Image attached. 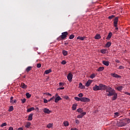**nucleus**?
Returning <instances> with one entry per match:
<instances>
[{
    "mask_svg": "<svg viewBox=\"0 0 130 130\" xmlns=\"http://www.w3.org/2000/svg\"><path fill=\"white\" fill-rule=\"evenodd\" d=\"M104 89H103L104 90H106L107 92L106 95L107 96H113L114 95V93L115 92V90L114 89H112V88L109 87V86H106V85H104Z\"/></svg>",
    "mask_w": 130,
    "mask_h": 130,
    "instance_id": "nucleus-1",
    "label": "nucleus"
},
{
    "mask_svg": "<svg viewBox=\"0 0 130 130\" xmlns=\"http://www.w3.org/2000/svg\"><path fill=\"white\" fill-rule=\"evenodd\" d=\"M104 84H100L99 85H94L92 89L93 91H100L101 90H103L104 89Z\"/></svg>",
    "mask_w": 130,
    "mask_h": 130,
    "instance_id": "nucleus-2",
    "label": "nucleus"
},
{
    "mask_svg": "<svg viewBox=\"0 0 130 130\" xmlns=\"http://www.w3.org/2000/svg\"><path fill=\"white\" fill-rule=\"evenodd\" d=\"M118 23V17H115L114 20V25L116 27L115 30H118V27H117V24Z\"/></svg>",
    "mask_w": 130,
    "mask_h": 130,
    "instance_id": "nucleus-3",
    "label": "nucleus"
},
{
    "mask_svg": "<svg viewBox=\"0 0 130 130\" xmlns=\"http://www.w3.org/2000/svg\"><path fill=\"white\" fill-rule=\"evenodd\" d=\"M68 35H69V32H68V31L62 32L61 35V39H62V40L66 39L67 37H68Z\"/></svg>",
    "mask_w": 130,
    "mask_h": 130,
    "instance_id": "nucleus-4",
    "label": "nucleus"
},
{
    "mask_svg": "<svg viewBox=\"0 0 130 130\" xmlns=\"http://www.w3.org/2000/svg\"><path fill=\"white\" fill-rule=\"evenodd\" d=\"M81 102H90V100L88 98H81Z\"/></svg>",
    "mask_w": 130,
    "mask_h": 130,
    "instance_id": "nucleus-5",
    "label": "nucleus"
},
{
    "mask_svg": "<svg viewBox=\"0 0 130 130\" xmlns=\"http://www.w3.org/2000/svg\"><path fill=\"white\" fill-rule=\"evenodd\" d=\"M67 79L69 82H71L73 80V74L69 73L67 76Z\"/></svg>",
    "mask_w": 130,
    "mask_h": 130,
    "instance_id": "nucleus-6",
    "label": "nucleus"
},
{
    "mask_svg": "<svg viewBox=\"0 0 130 130\" xmlns=\"http://www.w3.org/2000/svg\"><path fill=\"white\" fill-rule=\"evenodd\" d=\"M87 114V113L86 112H84L81 113V114L78 115L77 116V118H83V117L84 116V115H86V114Z\"/></svg>",
    "mask_w": 130,
    "mask_h": 130,
    "instance_id": "nucleus-7",
    "label": "nucleus"
},
{
    "mask_svg": "<svg viewBox=\"0 0 130 130\" xmlns=\"http://www.w3.org/2000/svg\"><path fill=\"white\" fill-rule=\"evenodd\" d=\"M44 113H46L47 114H50L51 111L49 110V109L47 108H44L43 110Z\"/></svg>",
    "mask_w": 130,
    "mask_h": 130,
    "instance_id": "nucleus-8",
    "label": "nucleus"
},
{
    "mask_svg": "<svg viewBox=\"0 0 130 130\" xmlns=\"http://www.w3.org/2000/svg\"><path fill=\"white\" fill-rule=\"evenodd\" d=\"M111 76L114 78H121V77L115 73H111Z\"/></svg>",
    "mask_w": 130,
    "mask_h": 130,
    "instance_id": "nucleus-9",
    "label": "nucleus"
},
{
    "mask_svg": "<svg viewBox=\"0 0 130 130\" xmlns=\"http://www.w3.org/2000/svg\"><path fill=\"white\" fill-rule=\"evenodd\" d=\"M13 99H14V97L11 96L10 98V103H12L13 104H14V103L15 104L17 103V100H13Z\"/></svg>",
    "mask_w": 130,
    "mask_h": 130,
    "instance_id": "nucleus-10",
    "label": "nucleus"
},
{
    "mask_svg": "<svg viewBox=\"0 0 130 130\" xmlns=\"http://www.w3.org/2000/svg\"><path fill=\"white\" fill-rule=\"evenodd\" d=\"M34 115V114L33 113H31L28 116V118L27 119V120L28 121H31L33 119V115Z\"/></svg>",
    "mask_w": 130,
    "mask_h": 130,
    "instance_id": "nucleus-11",
    "label": "nucleus"
},
{
    "mask_svg": "<svg viewBox=\"0 0 130 130\" xmlns=\"http://www.w3.org/2000/svg\"><path fill=\"white\" fill-rule=\"evenodd\" d=\"M59 100H61V98L59 96V95H58L57 97L55 99V103H57Z\"/></svg>",
    "mask_w": 130,
    "mask_h": 130,
    "instance_id": "nucleus-12",
    "label": "nucleus"
},
{
    "mask_svg": "<svg viewBox=\"0 0 130 130\" xmlns=\"http://www.w3.org/2000/svg\"><path fill=\"white\" fill-rule=\"evenodd\" d=\"M112 37V32H110L109 33L108 36L107 37V40H110Z\"/></svg>",
    "mask_w": 130,
    "mask_h": 130,
    "instance_id": "nucleus-13",
    "label": "nucleus"
},
{
    "mask_svg": "<svg viewBox=\"0 0 130 130\" xmlns=\"http://www.w3.org/2000/svg\"><path fill=\"white\" fill-rule=\"evenodd\" d=\"M91 83H92V81L91 80L87 81L85 84L86 87H89V86H90V85H91Z\"/></svg>",
    "mask_w": 130,
    "mask_h": 130,
    "instance_id": "nucleus-14",
    "label": "nucleus"
},
{
    "mask_svg": "<svg viewBox=\"0 0 130 130\" xmlns=\"http://www.w3.org/2000/svg\"><path fill=\"white\" fill-rule=\"evenodd\" d=\"M113 96L112 100H116V99H117V93H115V92L114 93Z\"/></svg>",
    "mask_w": 130,
    "mask_h": 130,
    "instance_id": "nucleus-15",
    "label": "nucleus"
},
{
    "mask_svg": "<svg viewBox=\"0 0 130 130\" xmlns=\"http://www.w3.org/2000/svg\"><path fill=\"white\" fill-rule=\"evenodd\" d=\"M103 63L105 66H106V67H108L109 66V61H103Z\"/></svg>",
    "mask_w": 130,
    "mask_h": 130,
    "instance_id": "nucleus-16",
    "label": "nucleus"
},
{
    "mask_svg": "<svg viewBox=\"0 0 130 130\" xmlns=\"http://www.w3.org/2000/svg\"><path fill=\"white\" fill-rule=\"evenodd\" d=\"M21 88H22V89H27V85H26V84H25V83H21Z\"/></svg>",
    "mask_w": 130,
    "mask_h": 130,
    "instance_id": "nucleus-17",
    "label": "nucleus"
},
{
    "mask_svg": "<svg viewBox=\"0 0 130 130\" xmlns=\"http://www.w3.org/2000/svg\"><path fill=\"white\" fill-rule=\"evenodd\" d=\"M33 67H31V66H29L26 69V72H27V73H29V72H30V71H31V70H32V68Z\"/></svg>",
    "mask_w": 130,
    "mask_h": 130,
    "instance_id": "nucleus-18",
    "label": "nucleus"
},
{
    "mask_svg": "<svg viewBox=\"0 0 130 130\" xmlns=\"http://www.w3.org/2000/svg\"><path fill=\"white\" fill-rule=\"evenodd\" d=\"M116 89V90H117V91H122V89H123V86H119L117 87Z\"/></svg>",
    "mask_w": 130,
    "mask_h": 130,
    "instance_id": "nucleus-19",
    "label": "nucleus"
},
{
    "mask_svg": "<svg viewBox=\"0 0 130 130\" xmlns=\"http://www.w3.org/2000/svg\"><path fill=\"white\" fill-rule=\"evenodd\" d=\"M77 106H78V104H73V106H72L73 110H76L77 109Z\"/></svg>",
    "mask_w": 130,
    "mask_h": 130,
    "instance_id": "nucleus-20",
    "label": "nucleus"
},
{
    "mask_svg": "<svg viewBox=\"0 0 130 130\" xmlns=\"http://www.w3.org/2000/svg\"><path fill=\"white\" fill-rule=\"evenodd\" d=\"M85 38H86V37H78L77 38V40H79L83 41V40H84L85 39Z\"/></svg>",
    "mask_w": 130,
    "mask_h": 130,
    "instance_id": "nucleus-21",
    "label": "nucleus"
},
{
    "mask_svg": "<svg viewBox=\"0 0 130 130\" xmlns=\"http://www.w3.org/2000/svg\"><path fill=\"white\" fill-rule=\"evenodd\" d=\"M110 46H111V42H107V44H106V47L108 48L110 47Z\"/></svg>",
    "mask_w": 130,
    "mask_h": 130,
    "instance_id": "nucleus-22",
    "label": "nucleus"
},
{
    "mask_svg": "<svg viewBox=\"0 0 130 130\" xmlns=\"http://www.w3.org/2000/svg\"><path fill=\"white\" fill-rule=\"evenodd\" d=\"M35 108H34V107L28 108L27 110V112H31V111H33V110H35Z\"/></svg>",
    "mask_w": 130,
    "mask_h": 130,
    "instance_id": "nucleus-23",
    "label": "nucleus"
},
{
    "mask_svg": "<svg viewBox=\"0 0 130 130\" xmlns=\"http://www.w3.org/2000/svg\"><path fill=\"white\" fill-rule=\"evenodd\" d=\"M30 125H31V123L30 122H27L25 125V127L29 128L30 127Z\"/></svg>",
    "mask_w": 130,
    "mask_h": 130,
    "instance_id": "nucleus-24",
    "label": "nucleus"
},
{
    "mask_svg": "<svg viewBox=\"0 0 130 130\" xmlns=\"http://www.w3.org/2000/svg\"><path fill=\"white\" fill-rule=\"evenodd\" d=\"M52 71L51 69H49L48 70H46L45 71V74H46V75H48V74H50V73H51Z\"/></svg>",
    "mask_w": 130,
    "mask_h": 130,
    "instance_id": "nucleus-25",
    "label": "nucleus"
},
{
    "mask_svg": "<svg viewBox=\"0 0 130 130\" xmlns=\"http://www.w3.org/2000/svg\"><path fill=\"white\" fill-rule=\"evenodd\" d=\"M63 123L64 126H69V125H70L68 121H64Z\"/></svg>",
    "mask_w": 130,
    "mask_h": 130,
    "instance_id": "nucleus-26",
    "label": "nucleus"
},
{
    "mask_svg": "<svg viewBox=\"0 0 130 130\" xmlns=\"http://www.w3.org/2000/svg\"><path fill=\"white\" fill-rule=\"evenodd\" d=\"M107 52L108 51L106 49H102L101 50V52L104 54H105V53H107Z\"/></svg>",
    "mask_w": 130,
    "mask_h": 130,
    "instance_id": "nucleus-27",
    "label": "nucleus"
},
{
    "mask_svg": "<svg viewBox=\"0 0 130 130\" xmlns=\"http://www.w3.org/2000/svg\"><path fill=\"white\" fill-rule=\"evenodd\" d=\"M52 126H53V123H49L47 125V127H48V128H50L51 127H52Z\"/></svg>",
    "mask_w": 130,
    "mask_h": 130,
    "instance_id": "nucleus-28",
    "label": "nucleus"
},
{
    "mask_svg": "<svg viewBox=\"0 0 130 130\" xmlns=\"http://www.w3.org/2000/svg\"><path fill=\"white\" fill-rule=\"evenodd\" d=\"M62 53H63V55H64V56H67V55H68V51H67L66 50H63Z\"/></svg>",
    "mask_w": 130,
    "mask_h": 130,
    "instance_id": "nucleus-29",
    "label": "nucleus"
},
{
    "mask_svg": "<svg viewBox=\"0 0 130 130\" xmlns=\"http://www.w3.org/2000/svg\"><path fill=\"white\" fill-rule=\"evenodd\" d=\"M101 38V36H100V35H96L95 36V39H100Z\"/></svg>",
    "mask_w": 130,
    "mask_h": 130,
    "instance_id": "nucleus-30",
    "label": "nucleus"
},
{
    "mask_svg": "<svg viewBox=\"0 0 130 130\" xmlns=\"http://www.w3.org/2000/svg\"><path fill=\"white\" fill-rule=\"evenodd\" d=\"M13 110H14V107H13V106H11L9 107V111L10 112H11L13 111Z\"/></svg>",
    "mask_w": 130,
    "mask_h": 130,
    "instance_id": "nucleus-31",
    "label": "nucleus"
},
{
    "mask_svg": "<svg viewBox=\"0 0 130 130\" xmlns=\"http://www.w3.org/2000/svg\"><path fill=\"white\" fill-rule=\"evenodd\" d=\"M77 111L79 113H83V109H82V108H79L77 109Z\"/></svg>",
    "mask_w": 130,
    "mask_h": 130,
    "instance_id": "nucleus-32",
    "label": "nucleus"
},
{
    "mask_svg": "<svg viewBox=\"0 0 130 130\" xmlns=\"http://www.w3.org/2000/svg\"><path fill=\"white\" fill-rule=\"evenodd\" d=\"M120 124L121 126H124L125 125H126V123L124 122H121L120 123Z\"/></svg>",
    "mask_w": 130,
    "mask_h": 130,
    "instance_id": "nucleus-33",
    "label": "nucleus"
},
{
    "mask_svg": "<svg viewBox=\"0 0 130 130\" xmlns=\"http://www.w3.org/2000/svg\"><path fill=\"white\" fill-rule=\"evenodd\" d=\"M26 96V98H31V94L30 93H29V92H27L26 94H25Z\"/></svg>",
    "mask_w": 130,
    "mask_h": 130,
    "instance_id": "nucleus-34",
    "label": "nucleus"
},
{
    "mask_svg": "<svg viewBox=\"0 0 130 130\" xmlns=\"http://www.w3.org/2000/svg\"><path fill=\"white\" fill-rule=\"evenodd\" d=\"M104 70V67H100L98 69V72H102Z\"/></svg>",
    "mask_w": 130,
    "mask_h": 130,
    "instance_id": "nucleus-35",
    "label": "nucleus"
},
{
    "mask_svg": "<svg viewBox=\"0 0 130 130\" xmlns=\"http://www.w3.org/2000/svg\"><path fill=\"white\" fill-rule=\"evenodd\" d=\"M75 100L76 101H81V98H78V97H75L74 98Z\"/></svg>",
    "mask_w": 130,
    "mask_h": 130,
    "instance_id": "nucleus-36",
    "label": "nucleus"
},
{
    "mask_svg": "<svg viewBox=\"0 0 130 130\" xmlns=\"http://www.w3.org/2000/svg\"><path fill=\"white\" fill-rule=\"evenodd\" d=\"M75 38V35H71L69 37V39H74Z\"/></svg>",
    "mask_w": 130,
    "mask_h": 130,
    "instance_id": "nucleus-37",
    "label": "nucleus"
},
{
    "mask_svg": "<svg viewBox=\"0 0 130 130\" xmlns=\"http://www.w3.org/2000/svg\"><path fill=\"white\" fill-rule=\"evenodd\" d=\"M1 127H3V126H7V123L4 122L1 125Z\"/></svg>",
    "mask_w": 130,
    "mask_h": 130,
    "instance_id": "nucleus-38",
    "label": "nucleus"
},
{
    "mask_svg": "<svg viewBox=\"0 0 130 130\" xmlns=\"http://www.w3.org/2000/svg\"><path fill=\"white\" fill-rule=\"evenodd\" d=\"M95 74H91V75H90V79H94V78H95Z\"/></svg>",
    "mask_w": 130,
    "mask_h": 130,
    "instance_id": "nucleus-39",
    "label": "nucleus"
},
{
    "mask_svg": "<svg viewBox=\"0 0 130 130\" xmlns=\"http://www.w3.org/2000/svg\"><path fill=\"white\" fill-rule=\"evenodd\" d=\"M53 99H55V96H52L51 98L49 100V102H50V101H52V100H53Z\"/></svg>",
    "mask_w": 130,
    "mask_h": 130,
    "instance_id": "nucleus-40",
    "label": "nucleus"
},
{
    "mask_svg": "<svg viewBox=\"0 0 130 130\" xmlns=\"http://www.w3.org/2000/svg\"><path fill=\"white\" fill-rule=\"evenodd\" d=\"M114 17H115V16L111 15L108 17V19H109L110 20H111V19H113V18H114Z\"/></svg>",
    "mask_w": 130,
    "mask_h": 130,
    "instance_id": "nucleus-41",
    "label": "nucleus"
},
{
    "mask_svg": "<svg viewBox=\"0 0 130 130\" xmlns=\"http://www.w3.org/2000/svg\"><path fill=\"white\" fill-rule=\"evenodd\" d=\"M44 94H45V95H47V96H50V97H51V96H52L51 94H50L49 92L45 93Z\"/></svg>",
    "mask_w": 130,
    "mask_h": 130,
    "instance_id": "nucleus-42",
    "label": "nucleus"
},
{
    "mask_svg": "<svg viewBox=\"0 0 130 130\" xmlns=\"http://www.w3.org/2000/svg\"><path fill=\"white\" fill-rule=\"evenodd\" d=\"M79 97H80V98H82V97H83V96H84V94H83L82 93H80L78 94Z\"/></svg>",
    "mask_w": 130,
    "mask_h": 130,
    "instance_id": "nucleus-43",
    "label": "nucleus"
},
{
    "mask_svg": "<svg viewBox=\"0 0 130 130\" xmlns=\"http://www.w3.org/2000/svg\"><path fill=\"white\" fill-rule=\"evenodd\" d=\"M57 40L58 41H60V40H62V39H61V36H60L58 38H57Z\"/></svg>",
    "mask_w": 130,
    "mask_h": 130,
    "instance_id": "nucleus-44",
    "label": "nucleus"
},
{
    "mask_svg": "<svg viewBox=\"0 0 130 130\" xmlns=\"http://www.w3.org/2000/svg\"><path fill=\"white\" fill-rule=\"evenodd\" d=\"M79 88H80V89H83V84L81 83H79Z\"/></svg>",
    "mask_w": 130,
    "mask_h": 130,
    "instance_id": "nucleus-45",
    "label": "nucleus"
},
{
    "mask_svg": "<svg viewBox=\"0 0 130 130\" xmlns=\"http://www.w3.org/2000/svg\"><path fill=\"white\" fill-rule=\"evenodd\" d=\"M37 68H41V63H38L37 65Z\"/></svg>",
    "mask_w": 130,
    "mask_h": 130,
    "instance_id": "nucleus-46",
    "label": "nucleus"
},
{
    "mask_svg": "<svg viewBox=\"0 0 130 130\" xmlns=\"http://www.w3.org/2000/svg\"><path fill=\"white\" fill-rule=\"evenodd\" d=\"M22 101V103H25L26 102V99H23L21 100Z\"/></svg>",
    "mask_w": 130,
    "mask_h": 130,
    "instance_id": "nucleus-47",
    "label": "nucleus"
},
{
    "mask_svg": "<svg viewBox=\"0 0 130 130\" xmlns=\"http://www.w3.org/2000/svg\"><path fill=\"white\" fill-rule=\"evenodd\" d=\"M48 102H49V101H47V100L45 99H44V103H48Z\"/></svg>",
    "mask_w": 130,
    "mask_h": 130,
    "instance_id": "nucleus-48",
    "label": "nucleus"
},
{
    "mask_svg": "<svg viewBox=\"0 0 130 130\" xmlns=\"http://www.w3.org/2000/svg\"><path fill=\"white\" fill-rule=\"evenodd\" d=\"M66 63H67V62L66 61V60H63L61 62L62 64H66Z\"/></svg>",
    "mask_w": 130,
    "mask_h": 130,
    "instance_id": "nucleus-49",
    "label": "nucleus"
},
{
    "mask_svg": "<svg viewBox=\"0 0 130 130\" xmlns=\"http://www.w3.org/2000/svg\"><path fill=\"white\" fill-rule=\"evenodd\" d=\"M119 70H123V69H124V67H123V66H120L119 67Z\"/></svg>",
    "mask_w": 130,
    "mask_h": 130,
    "instance_id": "nucleus-50",
    "label": "nucleus"
},
{
    "mask_svg": "<svg viewBox=\"0 0 130 130\" xmlns=\"http://www.w3.org/2000/svg\"><path fill=\"white\" fill-rule=\"evenodd\" d=\"M76 122L77 124H79V123H80V121H79V120H76Z\"/></svg>",
    "mask_w": 130,
    "mask_h": 130,
    "instance_id": "nucleus-51",
    "label": "nucleus"
},
{
    "mask_svg": "<svg viewBox=\"0 0 130 130\" xmlns=\"http://www.w3.org/2000/svg\"><path fill=\"white\" fill-rule=\"evenodd\" d=\"M64 89V87H60L58 89V90H63Z\"/></svg>",
    "mask_w": 130,
    "mask_h": 130,
    "instance_id": "nucleus-52",
    "label": "nucleus"
},
{
    "mask_svg": "<svg viewBox=\"0 0 130 130\" xmlns=\"http://www.w3.org/2000/svg\"><path fill=\"white\" fill-rule=\"evenodd\" d=\"M125 94H126V95H130V93L128 92H125Z\"/></svg>",
    "mask_w": 130,
    "mask_h": 130,
    "instance_id": "nucleus-53",
    "label": "nucleus"
},
{
    "mask_svg": "<svg viewBox=\"0 0 130 130\" xmlns=\"http://www.w3.org/2000/svg\"><path fill=\"white\" fill-rule=\"evenodd\" d=\"M9 130H14V128H13L12 127H10L9 128Z\"/></svg>",
    "mask_w": 130,
    "mask_h": 130,
    "instance_id": "nucleus-54",
    "label": "nucleus"
},
{
    "mask_svg": "<svg viewBox=\"0 0 130 130\" xmlns=\"http://www.w3.org/2000/svg\"><path fill=\"white\" fill-rule=\"evenodd\" d=\"M59 86H63V83H61V82H60V83H59Z\"/></svg>",
    "mask_w": 130,
    "mask_h": 130,
    "instance_id": "nucleus-55",
    "label": "nucleus"
},
{
    "mask_svg": "<svg viewBox=\"0 0 130 130\" xmlns=\"http://www.w3.org/2000/svg\"><path fill=\"white\" fill-rule=\"evenodd\" d=\"M71 130H78L77 128H71Z\"/></svg>",
    "mask_w": 130,
    "mask_h": 130,
    "instance_id": "nucleus-56",
    "label": "nucleus"
},
{
    "mask_svg": "<svg viewBox=\"0 0 130 130\" xmlns=\"http://www.w3.org/2000/svg\"><path fill=\"white\" fill-rule=\"evenodd\" d=\"M115 116H117V115H118V112H116L114 113Z\"/></svg>",
    "mask_w": 130,
    "mask_h": 130,
    "instance_id": "nucleus-57",
    "label": "nucleus"
},
{
    "mask_svg": "<svg viewBox=\"0 0 130 130\" xmlns=\"http://www.w3.org/2000/svg\"><path fill=\"white\" fill-rule=\"evenodd\" d=\"M127 123H130V119H128L127 120Z\"/></svg>",
    "mask_w": 130,
    "mask_h": 130,
    "instance_id": "nucleus-58",
    "label": "nucleus"
},
{
    "mask_svg": "<svg viewBox=\"0 0 130 130\" xmlns=\"http://www.w3.org/2000/svg\"><path fill=\"white\" fill-rule=\"evenodd\" d=\"M18 130H23V128L19 127V128H18Z\"/></svg>",
    "mask_w": 130,
    "mask_h": 130,
    "instance_id": "nucleus-59",
    "label": "nucleus"
},
{
    "mask_svg": "<svg viewBox=\"0 0 130 130\" xmlns=\"http://www.w3.org/2000/svg\"><path fill=\"white\" fill-rule=\"evenodd\" d=\"M116 62H117V63H119L120 61L118 60H116Z\"/></svg>",
    "mask_w": 130,
    "mask_h": 130,
    "instance_id": "nucleus-60",
    "label": "nucleus"
},
{
    "mask_svg": "<svg viewBox=\"0 0 130 130\" xmlns=\"http://www.w3.org/2000/svg\"><path fill=\"white\" fill-rule=\"evenodd\" d=\"M58 96V94H57V93H56V94H55V97L56 98V97H57Z\"/></svg>",
    "mask_w": 130,
    "mask_h": 130,
    "instance_id": "nucleus-61",
    "label": "nucleus"
},
{
    "mask_svg": "<svg viewBox=\"0 0 130 130\" xmlns=\"http://www.w3.org/2000/svg\"><path fill=\"white\" fill-rule=\"evenodd\" d=\"M68 44H69V43H64V45H68Z\"/></svg>",
    "mask_w": 130,
    "mask_h": 130,
    "instance_id": "nucleus-62",
    "label": "nucleus"
},
{
    "mask_svg": "<svg viewBox=\"0 0 130 130\" xmlns=\"http://www.w3.org/2000/svg\"><path fill=\"white\" fill-rule=\"evenodd\" d=\"M23 78H26V76H23Z\"/></svg>",
    "mask_w": 130,
    "mask_h": 130,
    "instance_id": "nucleus-63",
    "label": "nucleus"
},
{
    "mask_svg": "<svg viewBox=\"0 0 130 130\" xmlns=\"http://www.w3.org/2000/svg\"><path fill=\"white\" fill-rule=\"evenodd\" d=\"M37 109H38V108H37Z\"/></svg>",
    "mask_w": 130,
    "mask_h": 130,
    "instance_id": "nucleus-64",
    "label": "nucleus"
}]
</instances>
